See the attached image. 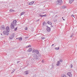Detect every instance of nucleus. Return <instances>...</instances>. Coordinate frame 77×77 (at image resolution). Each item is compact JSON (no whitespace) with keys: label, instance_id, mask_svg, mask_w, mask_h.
Instances as JSON below:
<instances>
[{"label":"nucleus","instance_id":"obj_2","mask_svg":"<svg viewBox=\"0 0 77 77\" xmlns=\"http://www.w3.org/2000/svg\"><path fill=\"white\" fill-rule=\"evenodd\" d=\"M63 1L62 0H57L56 2L57 5H61L62 4Z\"/></svg>","mask_w":77,"mask_h":77},{"label":"nucleus","instance_id":"obj_44","mask_svg":"<svg viewBox=\"0 0 77 77\" xmlns=\"http://www.w3.org/2000/svg\"><path fill=\"white\" fill-rule=\"evenodd\" d=\"M14 72V71L13 72Z\"/></svg>","mask_w":77,"mask_h":77},{"label":"nucleus","instance_id":"obj_21","mask_svg":"<svg viewBox=\"0 0 77 77\" xmlns=\"http://www.w3.org/2000/svg\"><path fill=\"white\" fill-rule=\"evenodd\" d=\"M45 22H44L43 23V26H45Z\"/></svg>","mask_w":77,"mask_h":77},{"label":"nucleus","instance_id":"obj_7","mask_svg":"<svg viewBox=\"0 0 77 77\" xmlns=\"http://www.w3.org/2000/svg\"><path fill=\"white\" fill-rule=\"evenodd\" d=\"M67 75L69 77H72V74H71V72H68L67 73Z\"/></svg>","mask_w":77,"mask_h":77},{"label":"nucleus","instance_id":"obj_24","mask_svg":"<svg viewBox=\"0 0 77 77\" xmlns=\"http://www.w3.org/2000/svg\"><path fill=\"white\" fill-rule=\"evenodd\" d=\"M62 77H66V75H62Z\"/></svg>","mask_w":77,"mask_h":77},{"label":"nucleus","instance_id":"obj_14","mask_svg":"<svg viewBox=\"0 0 77 77\" xmlns=\"http://www.w3.org/2000/svg\"><path fill=\"white\" fill-rule=\"evenodd\" d=\"M60 62L59 61H58L57 63L56 64V65H57V66H58V65H60Z\"/></svg>","mask_w":77,"mask_h":77},{"label":"nucleus","instance_id":"obj_8","mask_svg":"<svg viewBox=\"0 0 77 77\" xmlns=\"http://www.w3.org/2000/svg\"><path fill=\"white\" fill-rule=\"evenodd\" d=\"M14 37V34H12L9 37L10 39H12Z\"/></svg>","mask_w":77,"mask_h":77},{"label":"nucleus","instance_id":"obj_1","mask_svg":"<svg viewBox=\"0 0 77 77\" xmlns=\"http://www.w3.org/2000/svg\"><path fill=\"white\" fill-rule=\"evenodd\" d=\"M17 21L16 20H14L13 22L11 23L10 25V27L12 29H15V26H17Z\"/></svg>","mask_w":77,"mask_h":77},{"label":"nucleus","instance_id":"obj_25","mask_svg":"<svg viewBox=\"0 0 77 77\" xmlns=\"http://www.w3.org/2000/svg\"><path fill=\"white\" fill-rule=\"evenodd\" d=\"M17 39H19V41H21L22 40V38H18Z\"/></svg>","mask_w":77,"mask_h":77},{"label":"nucleus","instance_id":"obj_15","mask_svg":"<svg viewBox=\"0 0 77 77\" xmlns=\"http://www.w3.org/2000/svg\"><path fill=\"white\" fill-rule=\"evenodd\" d=\"M47 23L48 24H50V25H51V24H52V23L48 21Z\"/></svg>","mask_w":77,"mask_h":77},{"label":"nucleus","instance_id":"obj_37","mask_svg":"<svg viewBox=\"0 0 77 77\" xmlns=\"http://www.w3.org/2000/svg\"><path fill=\"white\" fill-rule=\"evenodd\" d=\"M53 45H54V44H53L52 45V46H53Z\"/></svg>","mask_w":77,"mask_h":77},{"label":"nucleus","instance_id":"obj_30","mask_svg":"<svg viewBox=\"0 0 77 77\" xmlns=\"http://www.w3.org/2000/svg\"><path fill=\"white\" fill-rule=\"evenodd\" d=\"M71 16L73 17H74V18H75V17H74V15L73 14Z\"/></svg>","mask_w":77,"mask_h":77},{"label":"nucleus","instance_id":"obj_12","mask_svg":"<svg viewBox=\"0 0 77 77\" xmlns=\"http://www.w3.org/2000/svg\"><path fill=\"white\" fill-rule=\"evenodd\" d=\"M24 73L25 75H27V74H29V71L27 70L25 71Z\"/></svg>","mask_w":77,"mask_h":77},{"label":"nucleus","instance_id":"obj_13","mask_svg":"<svg viewBox=\"0 0 77 77\" xmlns=\"http://www.w3.org/2000/svg\"><path fill=\"white\" fill-rule=\"evenodd\" d=\"M32 48H30L29 49H28V51L29 52H30V51H32Z\"/></svg>","mask_w":77,"mask_h":77},{"label":"nucleus","instance_id":"obj_36","mask_svg":"<svg viewBox=\"0 0 77 77\" xmlns=\"http://www.w3.org/2000/svg\"><path fill=\"white\" fill-rule=\"evenodd\" d=\"M25 30H27V28L26 27L25 28Z\"/></svg>","mask_w":77,"mask_h":77},{"label":"nucleus","instance_id":"obj_5","mask_svg":"<svg viewBox=\"0 0 77 77\" xmlns=\"http://www.w3.org/2000/svg\"><path fill=\"white\" fill-rule=\"evenodd\" d=\"M3 34L6 35H8L9 34V32H8V31L7 32V31H3Z\"/></svg>","mask_w":77,"mask_h":77},{"label":"nucleus","instance_id":"obj_42","mask_svg":"<svg viewBox=\"0 0 77 77\" xmlns=\"http://www.w3.org/2000/svg\"><path fill=\"white\" fill-rule=\"evenodd\" d=\"M1 35H2V34H1Z\"/></svg>","mask_w":77,"mask_h":77},{"label":"nucleus","instance_id":"obj_16","mask_svg":"<svg viewBox=\"0 0 77 77\" xmlns=\"http://www.w3.org/2000/svg\"><path fill=\"white\" fill-rule=\"evenodd\" d=\"M73 1H74L73 0H70L69 1V3H71L72 2H73Z\"/></svg>","mask_w":77,"mask_h":77},{"label":"nucleus","instance_id":"obj_40","mask_svg":"<svg viewBox=\"0 0 77 77\" xmlns=\"http://www.w3.org/2000/svg\"><path fill=\"white\" fill-rule=\"evenodd\" d=\"M53 26H51V27H53Z\"/></svg>","mask_w":77,"mask_h":77},{"label":"nucleus","instance_id":"obj_43","mask_svg":"<svg viewBox=\"0 0 77 77\" xmlns=\"http://www.w3.org/2000/svg\"><path fill=\"white\" fill-rule=\"evenodd\" d=\"M42 62H43V61H42Z\"/></svg>","mask_w":77,"mask_h":77},{"label":"nucleus","instance_id":"obj_11","mask_svg":"<svg viewBox=\"0 0 77 77\" xmlns=\"http://www.w3.org/2000/svg\"><path fill=\"white\" fill-rule=\"evenodd\" d=\"M34 1H32V2H29L28 5H32L34 3Z\"/></svg>","mask_w":77,"mask_h":77},{"label":"nucleus","instance_id":"obj_28","mask_svg":"<svg viewBox=\"0 0 77 77\" xmlns=\"http://www.w3.org/2000/svg\"><path fill=\"white\" fill-rule=\"evenodd\" d=\"M41 14H39V17H43V15H40Z\"/></svg>","mask_w":77,"mask_h":77},{"label":"nucleus","instance_id":"obj_9","mask_svg":"<svg viewBox=\"0 0 77 77\" xmlns=\"http://www.w3.org/2000/svg\"><path fill=\"white\" fill-rule=\"evenodd\" d=\"M1 29L3 30H5V25H2L1 26Z\"/></svg>","mask_w":77,"mask_h":77},{"label":"nucleus","instance_id":"obj_29","mask_svg":"<svg viewBox=\"0 0 77 77\" xmlns=\"http://www.w3.org/2000/svg\"><path fill=\"white\" fill-rule=\"evenodd\" d=\"M42 39H45V37H42Z\"/></svg>","mask_w":77,"mask_h":77},{"label":"nucleus","instance_id":"obj_27","mask_svg":"<svg viewBox=\"0 0 77 77\" xmlns=\"http://www.w3.org/2000/svg\"><path fill=\"white\" fill-rule=\"evenodd\" d=\"M59 61L60 62H63V60L62 59L60 60Z\"/></svg>","mask_w":77,"mask_h":77},{"label":"nucleus","instance_id":"obj_35","mask_svg":"<svg viewBox=\"0 0 77 77\" xmlns=\"http://www.w3.org/2000/svg\"><path fill=\"white\" fill-rule=\"evenodd\" d=\"M39 20H40L39 19L38 20H37V21H39Z\"/></svg>","mask_w":77,"mask_h":77},{"label":"nucleus","instance_id":"obj_41","mask_svg":"<svg viewBox=\"0 0 77 77\" xmlns=\"http://www.w3.org/2000/svg\"><path fill=\"white\" fill-rule=\"evenodd\" d=\"M23 57H21V58H23Z\"/></svg>","mask_w":77,"mask_h":77},{"label":"nucleus","instance_id":"obj_23","mask_svg":"<svg viewBox=\"0 0 77 77\" xmlns=\"http://www.w3.org/2000/svg\"><path fill=\"white\" fill-rule=\"evenodd\" d=\"M57 50H59V47H58V48H55Z\"/></svg>","mask_w":77,"mask_h":77},{"label":"nucleus","instance_id":"obj_39","mask_svg":"<svg viewBox=\"0 0 77 77\" xmlns=\"http://www.w3.org/2000/svg\"><path fill=\"white\" fill-rule=\"evenodd\" d=\"M62 19H63V17H62Z\"/></svg>","mask_w":77,"mask_h":77},{"label":"nucleus","instance_id":"obj_10","mask_svg":"<svg viewBox=\"0 0 77 77\" xmlns=\"http://www.w3.org/2000/svg\"><path fill=\"white\" fill-rule=\"evenodd\" d=\"M6 29L7 32H9L10 29H9V26H6Z\"/></svg>","mask_w":77,"mask_h":77},{"label":"nucleus","instance_id":"obj_34","mask_svg":"<svg viewBox=\"0 0 77 77\" xmlns=\"http://www.w3.org/2000/svg\"><path fill=\"white\" fill-rule=\"evenodd\" d=\"M72 36H73V35H71L70 36V37H72Z\"/></svg>","mask_w":77,"mask_h":77},{"label":"nucleus","instance_id":"obj_31","mask_svg":"<svg viewBox=\"0 0 77 77\" xmlns=\"http://www.w3.org/2000/svg\"><path fill=\"white\" fill-rule=\"evenodd\" d=\"M46 16H47V15L46 14H45V15H43V17H46Z\"/></svg>","mask_w":77,"mask_h":77},{"label":"nucleus","instance_id":"obj_20","mask_svg":"<svg viewBox=\"0 0 77 77\" xmlns=\"http://www.w3.org/2000/svg\"><path fill=\"white\" fill-rule=\"evenodd\" d=\"M17 29H18V27H16L15 28L14 30V31H17Z\"/></svg>","mask_w":77,"mask_h":77},{"label":"nucleus","instance_id":"obj_33","mask_svg":"<svg viewBox=\"0 0 77 77\" xmlns=\"http://www.w3.org/2000/svg\"><path fill=\"white\" fill-rule=\"evenodd\" d=\"M72 65H71V68H72Z\"/></svg>","mask_w":77,"mask_h":77},{"label":"nucleus","instance_id":"obj_6","mask_svg":"<svg viewBox=\"0 0 77 77\" xmlns=\"http://www.w3.org/2000/svg\"><path fill=\"white\" fill-rule=\"evenodd\" d=\"M46 27H47L46 28L47 31V32H50V30H51V28L47 26H46Z\"/></svg>","mask_w":77,"mask_h":77},{"label":"nucleus","instance_id":"obj_4","mask_svg":"<svg viewBox=\"0 0 77 77\" xmlns=\"http://www.w3.org/2000/svg\"><path fill=\"white\" fill-rule=\"evenodd\" d=\"M32 53H35L36 54H39V51L38 50L35 49L33 50Z\"/></svg>","mask_w":77,"mask_h":77},{"label":"nucleus","instance_id":"obj_38","mask_svg":"<svg viewBox=\"0 0 77 77\" xmlns=\"http://www.w3.org/2000/svg\"><path fill=\"white\" fill-rule=\"evenodd\" d=\"M63 20H64V21H65V20L64 19H63Z\"/></svg>","mask_w":77,"mask_h":77},{"label":"nucleus","instance_id":"obj_32","mask_svg":"<svg viewBox=\"0 0 77 77\" xmlns=\"http://www.w3.org/2000/svg\"><path fill=\"white\" fill-rule=\"evenodd\" d=\"M20 61H18L17 62V63H20Z\"/></svg>","mask_w":77,"mask_h":77},{"label":"nucleus","instance_id":"obj_26","mask_svg":"<svg viewBox=\"0 0 77 77\" xmlns=\"http://www.w3.org/2000/svg\"><path fill=\"white\" fill-rule=\"evenodd\" d=\"M31 47V45H28V46H27L26 47V48H28V47Z\"/></svg>","mask_w":77,"mask_h":77},{"label":"nucleus","instance_id":"obj_22","mask_svg":"<svg viewBox=\"0 0 77 77\" xmlns=\"http://www.w3.org/2000/svg\"><path fill=\"white\" fill-rule=\"evenodd\" d=\"M13 11H14V10H12V9H11L10 10V12H13Z\"/></svg>","mask_w":77,"mask_h":77},{"label":"nucleus","instance_id":"obj_18","mask_svg":"<svg viewBox=\"0 0 77 77\" xmlns=\"http://www.w3.org/2000/svg\"><path fill=\"white\" fill-rule=\"evenodd\" d=\"M66 8V6H62V8L64 9V8Z\"/></svg>","mask_w":77,"mask_h":77},{"label":"nucleus","instance_id":"obj_17","mask_svg":"<svg viewBox=\"0 0 77 77\" xmlns=\"http://www.w3.org/2000/svg\"><path fill=\"white\" fill-rule=\"evenodd\" d=\"M31 60L32 62H35V59H34V58L32 59Z\"/></svg>","mask_w":77,"mask_h":77},{"label":"nucleus","instance_id":"obj_3","mask_svg":"<svg viewBox=\"0 0 77 77\" xmlns=\"http://www.w3.org/2000/svg\"><path fill=\"white\" fill-rule=\"evenodd\" d=\"M33 58L35 60H38V57L36 54H33Z\"/></svg>","mask_w":77,"mask_h":77},{"label":"nucleus","instance_id":"obj_19","mask_svg":"<svg viewBox=\"0 0 77 77\" xmlns=\"http://www.w3.org/2000/svg\"><path fill=\"white\" fill-rule=\"evenodd\" d=\"M24 12H23L20 13V15H24Z\"/></svg>","mask_w":77,"mask_h":77}]
</instances>
